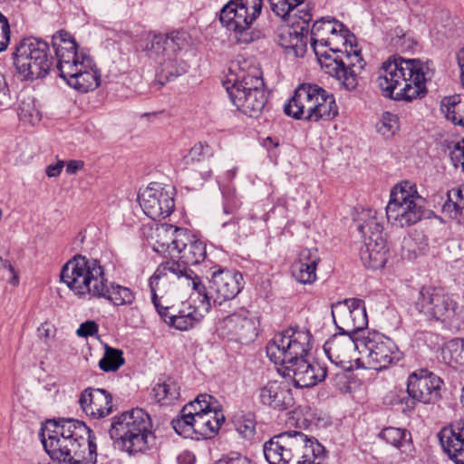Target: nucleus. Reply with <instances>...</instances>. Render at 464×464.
<instances>
[{"mask_svg": "<svg viewBox=\"0 0 464 464\" xmlns=\"http://www.w3.org/2000/svg\"><path fill=\"white\" fill-rule=\"evenodd\" d=\"M311 338L307 330L288 328L275 334L266 345L269 360L281 366L278 372L291 379L297 388L313 387L327 375L324 364L304 359L312 347Z\"/></svg>", "mask_w": 464, "mask_h": 464, "instance_id": "obj_1", "label": "nucleus"}, {"mask_svg": "<svg viewBox=\"0 0 464 464\" xmlns=\"http://www.w3.org/2000/svg\"><path fill=\"white\" fill-rule=\"evenodd\" d=\"M45 451L59 462L96 464L97 447L84 422L68 419L48 420L39 434Z\"/></svg>", "mask_w": 464, "mask_h": 464, "instance_id": "obj_2", "label": "nucleus"}, {"mask_svg": "<svg viewBox=\"0 0 464 464\" xmlns=\"http://www.w3.org/2000/svg\"><path fill=\"white\" fill-rule=\"evenodd\" d=\"M433 75L432 63L393 55L382 63L376 83L384 97L411 102L427 94L426 83Z\"/></svg>", "mask_w": 464, "mask_h": 464, "instance_id": "obj_3", "label": "nucleus"}, {"mask_svg": "<svg viewBox=\"0 0 464 464\" xmlns=\"http://www.w3.org/2000/svg\"><path fill=\"white\" fill-rule=\"evenodd\" d=\"M269 464H324L326 450L314 438L301 431L283 432L264 444Z\"/></svg>", "mask_w": 464, "mask_h": 464, "instance_id": "obj_4", "label": "nucleus"}, {"mask_svg": "<svg viewBox=\"0 0 464 464\" xmlns=\"http://www.w3.org/2000/svg\"><path fill=\"white\" fill-rule=\"evenodd\" d=\"M151 302L160 316L166 322L171 314L176 313L179 304H171L167 294L175 287L203 289L199 285V276L191 269L173 261H165L159 265L149 280Z\"/></svg>", "mask_w": 464, "mask_h": 464, "instance_id": "obj_5", "label": "nucleus"}, {"mask_svg": "<svg viewBox=\"0 0 464 464\" xmlns=\"http://www.w3.org/2000/svg\"><path fill=\"white\" fill-rule=\"evenodd\" d=\"M109 434L130 455L145 452L155 439L150 415L139 408L115 416Z\"/></svg>", "mask_w": 464, "mask_h": 464, "instance_id": "obj_6", "label": "nucleus"}, {"mask_svg": "<svg viewBox=\"0 0 464 464\" xmlns=\"http://www.w3.org/2000/svg\"><path fill=\"white\" fill-rule=\"evenodd\" d=\"M286 115L307 121H331L338 115L334 94L310 83L300 84L284 107Z\"/></svg>", "mask_w": 464, "mask_h": 464, "instance_id": "obj_7", "label": "nucleus"}, {"mask_svg": "<svg viewBox=\"0 0 464 464\" xmlns=\"http://www.w3.org/2000/svg\"><path fill=\"white\" fill-rule=\"evenodd\" d=\"M61 281L82 300H92L103 295L104 267L100 260L76 255L62 267Z\"/></svg>", "mask_w": 464, "mask_h": 464, "instance_id": "obj_8", "label": "nucleus"}, {"mask_svg": "<svg viewBox=\"0 0 464 464\" xmlns=\"http://www.w3.org/2000/svg\"><path fill=\"white\" fill-rule=\"evenodd\" d=\"M263 0H230L220 12V23L229 36L239 44H247L259 38L253 24L261 14Z\"/></svg>", "mask_w": 464, "mask_h": 464, "instance_id": "obj_9", "label": "nucleus"}, {"mask_svg": "<svg viewBox=\"0 0 464 464\" xmlns=\"http://www.w3.org/2000/svg\"><path fill=\"white\" fill-rule=\"evenodd\" d=\"M13 63L22 81L45 77L53 63L49 44L34 37H25L15 45Z\"/></svg>", "mask_w": 464, "mask_h": 464, "instance_id": "obj_10", "label": "nucleus"}, {"mask_svg": "<svg viewBox=\"0 0 464 464\" xmlns=\"http://www.w3.org/2000/svg\"><path fill=\"white\" fill-rule=\"evenodd\" d=\"M424 202L425 199L419 195L414 183L401 181L391 191L386 207L387 219L401 227L414 225L422 218Z\"/></svg>", "mask_w": 464, "mask_h": 464, "instance_id": "obj_11", "label": "nucleus"}, {"mask_svg": "<svg viewBox=\"0 0 464 464\" xmlns=\"http://www.w3.org/2000/svg\"><path fill=\"white\" fill-rule=\"evenodd\" d=\"M243 276L240 272L230 269L214 271L209 281V289L202 284L199 277V285L202 290L193 288L200 297V304L205 312H208L211 302L221 304L223 302L234 299L243 288Z\"/></svg>", "mask_w": 464, "mask_h": 464, "instance_id": "obj_12", "label": "nucleus"}, {"mask_svg": "<svg viewBox=\"0 0 464 464\" xmlns=\"http://www.w3.org/2000/svg\"><path fill=\"white\" fill-rule=\"evenodd\" d=\"M442 386V379L428 369H417L411 372L406 382L409 398L401 401V403L405 401L406 405L402 411H413L417 403L435 404L441 397Z\"/></svg>", "mask_w": 464, "mask_h": 464, "instance_id": "obj_13", "label": "nucleus"}, {"mask_svg": "<svg viewBox=\"0 0 464 464\" xmlns=\"http://www.w3.org/2000/svg\"><path fill=\"white\" fill-rule=\"evenodd\" d=\"M366 63L357 44L353 50H344L342 54L333 56L331 53L320 58V65L326 73L336 78L348 91L355 90L358 85V75L364 69Z\"/></svg>", "mask_w": 464, "mask_h": 464, "instance_id": "obj_14", "label": "nucleus"}, {"mask_svg": "<svg viewBox=\"0 0 464 464\" xmlns=\"http://www.w3.org/2000/svg\"><path fill=\"white\" fill-rule=\"evenodd\" d=\"M358 351L365 358L370 368L381 371L397 363L402 353L389 337L378 332H369L358 340Z\"/></svg>", "mask_w": 464, "mask_h": 464, "instance_id": "obj_15", "label": "nucleus"}, {"mask_svg": "<svg viewBox=\"0 0 464 464\" xmlns=\"http://www.w3.org/2000/svg\"><path fill=\"white\" fill-rule=\"evenodd\" d=\"M332 316L337 329L343 334H356L368 325L364 302L358 298L345 299L332 305Z\"/></svg>", "mask_w": 464, "mask_h": 464, "instance_id": "obj_16", "label": "nucleus"}, {"mask_svg": "<svg viewBox=\"0 0 464 464\" xmlns=\"http://www.w3.org/2000/svg\"><path fill=\"white\" fill-rule=\"evenodd\" d=\"M217 331L222 338L243 344L253 342L257 336V326L249 311H238L220 319L217 324Z\"/></svg>", "mask_w": 464, "mask_h": 464, "instance_id": "obj_17", "label": "nucleus"}, {"mask_svg": "<svg viewBox=\"0 0 464 464\" xmlns=\"http://www.w3.org/2000/svg\"><path fill=\"white\" fill-rule=\"evenodd\" d=\"M138 200L143 212L154 220L169 217L175 208L172 191L157 183L142 190Z\"/></svg>", "mask_w": 464, "mask_h": 464, "instance_id": "obj_18", "label": "nucleus"}, {"mask_svg": "<svg viewBox=\"0 0 464 464\" xmlns=\"http://www.w3.org/2000/svg\"><path fill=\"white\" fill-rule=\"evenodd\" d=\"M60 76L80 92L93 91L101 82V73L90 55H82V59L72 64L71 71L62 72Z\"/></svg>", "mask_w": 464, "mask_h": 464, "instance_id": "obj_19", "label": "nucleus"}, {"mask_svg": "<svg viewBox=\"0 0 464 464\" xmlns=\"http://www.w3.org/2000/svg\"><path fill=\"white\" fill-rule=\"evenodd\" d=\"M415 308L427 317L439 320L453 314L456 303L442 289L428 286L420 289Z\"/></svg>", "mask_w": 464, "mask_h": 464, "instance_id": "obj_20", "label": "nucleus"}, {"mask_svg": "<svg viewBox=\"0 0 464 464\" xmlns=\"http://www.w3.org/2000/svg\"><path fill=\"white\" fill-rule=\"evenodd\" d=\"M223 85L228 95L235 92H246L265 90V82L261 70L254 65L234 64Z\"/></svg>", "mask_w": 464, "mask_h": 464, "instance_id": "obj_21", "label": "nucleus"}, {"mask_svg": "<svg viewBox=\"0 0 464 464\" xmlns=\"http://www.w3.org/2000/svg\"><path fill=\"white\" fill-rule=\"evenodd\" d=\"M461 402L464 405V387ZM438 438L444 453L456 464H464V419L443 427Z\"/></svg>", "mask_w": 464, "mask_h": 464, "instance_id": "obj_22", "label": "nucleus"}, {"mask_svg": "<svg viewBox=\"0 0 464 464\" xmlns=\"http://www.w3.org/2000/svg\"><path fill=\"white\" fill-rule=\"evenodd\" d=\"M78 402L82 411L94 420L103 419L113 411L112 395L104 389H84Z\"/></svg>", "mask_w": 464, "mask_h": 464, "instance_id": "obj_23", "label": "nucleus"}, {"mask_svg": "<svg viewBox=\"0 0 464 464\" xmlns=\"http://www.w3.org/2000/svg\"><path fill=\"white\" fill-rule=\"evenodd\" d=\"M450 158L453 166L464 173V138L454 144ZM447 197L448 199L442 206V213L450 218H459L464 210V185L449 190Z\"/></svg>", "mask_w": 464, "mask_h": 464, "instance_id": "obj_24", "label": "nucleus"}, {"mask_svg": "<svg viewBox=\"0 0 464 464\" xmlns=\"http://www.w3.org/2000/svg\"><path fill=\"white\" fill-rule=\"evenodd\" d=\"M166 57L160 62V65L161 74L164 73L166 81H169L184 74L188 70V64L178 57L187 41L184 34L173 32L166 34Z\"/></svg>", "mask_w": 464, "mask_h": 464, "instance_id": "obj_25", "label": "nucleus"}, {"mask_svg": "<svg viewBox=\"0 0 464 464\" xmlns=\"http://www.w3.org/2000/svg\"><path fill=\"white\" fill-rule=\"evenodd\" d=\"M52 46L57 61L56 68L61 73L71 71L72 64L87 55L78 51V44L74 37L67 31L61 29L52 36Z\"/></svg>", "mask_w": 464, "mask_h": 464, "instance_id": "obj_26", "label": "nucleus"}, {"mask_svg": "<svg viewBox=\"0 0 464 464\" xmlns=\"http://www.w3.org/2000/svg\"><path fill=\"white\" fill-rule=\"evenodd\" d=\"M155 242L153 249L162 255L168 254L172 259L176 251L187 240L186 229L169 224L158 226L154 232Z\"/></svg>", "mask_w": 464, "mask_h": 464, "instance_id": "obj_27", "label": "nucleus"}, {"mask_svg": "<svg viewBox=\"0 0 464 464\" xmlns=\"http://www.w3.org/2000/svg\"><path fill=\"white\" fill-rule=\"evenodd\" d=\"M321 258L317 248H304L291 266L293 277L300 284L312 285L317 279L316 270Z\"/></svg>", "mask_w": 464, "mask_h": 464, "instance_id": "obj_28", "label": "nucleus"}, {"mask_svg": "<svg viewBox=\"0 0 464 464\" xmlns=\"http://www.w3.org/2000/svg\"><path fill=\"white\" fill-rule=\"evenodd\" d=\"M354 348L358 350V340L354 341L351 334L341 332L334 334L324 345L329 360L341 367L350 362L351 353Z\"/></svg>", "mask_w": 464, "mask_h": 464, "instance_id": "obj_29", "label": "nucleus"}, {"mask_svg": "<svg viewBox=\"0 0 464 464\" xmlns=\"http://www.w3.org/2000/svg\"><path fill=\"white\" fill-rule=\"evenodd\" d=\"M260 401L277 411L292 407L294 398L291 389L285 382L271 381L260 388Z\"/></svg>", "mask_w": 464, "mask_h": 464, "instance_id": "obj_30", "label": "nucleus"}, {"mask_svg": "<svg viewBox=\"0 0 464 464\" xmlns=\"http://www.w3.org/2000/svg\"><path fill=\"white\" fill-rule=\"evenodd\" d=\"M186 235L188 236L184 245L179 246L176 256L179 260L169 259L175 263L183 265L184 267L189 269L188 266H195L200 264L207 257V245L206 243L198 238L195 235H192L188 229H186Z\"/></svg>", "mask_w": 464, "mask_h": 464, "instance_id": "obj_31", "label": "nucleus"}, {"mask_svg": "<svg viewBox=\"0 0 464 464\" xmlns=\"http://www.w3.org/2000/svg\"><path fill=\"white\" fill-rule=\"evenodd\" d=\"M388 246L385 238L364 237V244L360 249V257L363 265L372 269L384 266L388 259Z\"/></svg>", "mask_w": 464, "mask_h": 464, "instance_id": "obj_32", "label": "nucleus"}, {"mask_svg": "<svg viewBox=\"0 0 464 464\" xmlns=\"http://www.w3.org/2000/svg\"><path fill=\"white\" fill-rule=\"evenodd\" d=\"M231 102L244 114L250 117H256L265 108L267 102L266 90H256V92H235L228 95Z\"/></svg>", "mask_w": 464, "mask_h": 464, "instance_id": "obj_33", "label": "nucleus"}, {"mask_svg": "<svg viewBox=\"0 0 464 464\" xmlns=\"http://www.w3.org/2000/svg\"><path fill=\"white\" fill-rule=\"evenodd\" d=\"M225 421V416L219 408L209 409L206 413L197 416L194 420L196 440L210 439L219 430Z\"/></svg>", "mask_w": 464, "mask_h": 464, "instance_id": "obj_34", "label": "nucleus"}, {"mask_svg": "<svg viewBox=\"0 0 464 464\" xmlns=\"http://www.w3.org/2000/svg\"><path fill=\"white\" fill-rule=\"evenodd\" d=\"M203 318L197 307L188 303H181L176 309V313L165 322L169 326L179 331H188L199 324Z\"/></svg>", "mask_w": 464, "mask_h": 464, "instance_id": "obj_35", "label": "nucleus"}, {"mask_svg": "<svg viewBox=\"0 0 464 464\" xmlns=\"http://www.w3.org/2000/svg\"><path fill=\"white\" fill-rule=\"evenodd\" d=\"M343 24L335 20L321 19L314 23L311 29V46L320 63V58H324L330 53L326 51H320L319 46L325 47V42L336 28L342 27Z\"/></svg>", "mask_w": 464, "mask_h": 464, "instance_id": "obj_36", "label": "nucleus"}, {"mask_svg": "<svg viewBox=\"0 0 464 464\" xmlns=\"http://www.w3.org/2000/svg\"><path fill=\"white\" fill-rule=\"evenodd\" d=\"M278 44L296 57H303L307 48V35L303 33V27L300 31L293 27H285L278 34Z\"/></svg>", "mask_w": 464, "mask_h": 464, "instance_id": "obj_37", "label": "nucleus"}, {"mask_svg": "<svg viewBox=\"0 0 464 464\" xmlns=\"http://www.w3.org/2000/svg\"><path fill=\"white\" fill-rule=\"evenodd\" d=\"M103 294L95 298H104L117 306L130 305L135 301V294L130 288L116 283L108 285L107 278L103 282Z\"/></svg>", "mask_w": 464, "mask_h": 464, "instance_id": "obj_38", "label": "nucleus"}, {"mask_svg": "<svg viewBox=\"0 0 464 464\" xmlns=\"http://www.w3.org/2000/svg\"><path fill=\"white\" fill-rule=\"evenodd\" d=\"M223 195V212L225 215L231 216L228 220L222 221V227H232L234 231L238 229L239 218L237 216L241 206V201L236 195L235 188L227 186L222 188Z\"/></svg>", "mask_w": 464, "mask_h": 464, "instance_id": "obj_39", "label": "nucleus"}, {"mask_svg": "<svg viewBox=\"0 0 464 464\" xmlns=\"http://www.w3.org/2000/svg\"><path fill=\"white\" fill-rule=\"evenodd\" d=\"M441 112L454 124L464 126V96L455 94L444 97L440 103Z\"/></svg>", "mask_w": 464, "mask_h": 464, "instance_id": "obj_40", "label": "nucleus"}, {"mask_svg": "<svg viewBox=\"0 0 464 464\" xmlns=\"http://www.w3.org/2000/svg\"><path fill=\"white\" fill-rule=\"evenodd\" d=\"M353 34H350V31L343 24L342 27L336 28V31L333 32L329 38H327L325 47H328L332 55L335 56L342 54L344 50L350 48L353 50V46L354 45L353 43Z\"/></svg>", "mask_w": 464, "mask_h": 464, "instance_id": "obj_41", "label": "nucleus"}, {"mask_svg": "<svg viewBox=\"0 0 464 464\" xmlns=\"http://www.w3.org/2000/svg\"><path fill=\"white\" fill-rule=\"evenodd\" d=\"M362 215V223L359 225L358 229L363 237L372 238V237H378L385 238L382 217H379L377 211L373 209H368Z\"/></svg>", "mask_w": 464, "mask_h": 464, "instance_id": "obj_42", "label": "nucleus"}, {"mask_svg": "<svg viewBox=\"0 0 464 464\" xmlns=\"http://www.w3.org/2000/svg\"><path fill=\"white\" fill-rule=\"evenodd\" d=\"M220 404L218 400L212 395L203 393L197 396L193 401L183 406L182 412L187 415V418L195 420L197 416L206 413L207 411L213 408H219Z\"/></svg>", "mask_w": 464, "mask_h": 464, "instance_id": "obj_43", "label": "nucleus"}, {"mask_svg": "<svg viewBox=\"0 0 464 464\" xmlns=\"http://www.w3.org/2000/svg\"><path fill=\"white\" fill-rule=\"evenodd\" d=\"M443 360L452 368L464 372V339L450 341L442 351Z\"/></svg>", "mask_w": 464, "mask_h": 464, "instance_id": "obj_44", "label": "nucleus"}, {"mask_svg": "<svg viewBox=\"0 0 464 464\" xmlns=\"http://www.w3.org/2000/svg\"><path fill=\"white\" fill-rule=\"evenodd\" d=\"M379 437L402 452L406 450V448L410 447L411 441V435L406 429L395 427L382 429Z\"/></svg>", "mask_w": 464, "mask_h": 464, "instance_id": "obj_45", "label": "nucleus"}, {"mask_svg": "<svg viewBox=\"0 0 464 464\" xmlns=\"http://www.w3.org/2000/svg\"><path fill=\"white\" fill-rule=\"evenodd\" d=\"M154 397L161 405L173 403L179 397V387L178 383L168 378L163 382L158 383L153 388Z\"/></svg>", "mask_w": 464, "mask_h": 464, "instance_id": "obj_46", "label": "nucleus"}, {"mask_svg": "<svg viewBox=\"0 0 464 464\" xmlns=\"http://www.w3.org/2000/svg\"><path fill=\"white\" fill-rule=\"evenodd\" d=\"M232 423L237 433L246 440H250L256 433V417L252 412H237L232 419Z\"/></svg>", "mask_w": 464, "mask_h": 464, "instance_id": "obj_47", "label": "nucleus"}, {"mask_svg": "<svg viewBox=\"0 0 464 464\" xmlns=\"http://www.w3.org/2000/svg\"><path fill=\"white\" fill-rule=\"evenodd\" d=\"M125 363L123 352L120 349L112 348L108 344L104 346V354L99 361V367L103 372H116Z\"/></svg>", "mask_w": 464, "mask_h": 464, "instance_id": "obj_48", "label": "nucleus"}, {"mask_svg": "<svg viewBox=\"0 0 464 464\" xmlns=\"http://www.w3.org/2000/svg\"><path fill=\"white\" fill-rule=\"evenodd\" d=\"M428 247V239L421 231H413L403 238L402 249L408 252L409 258L416 257Z\"/></svg>", "mask_w": 464, "mask_h": 464, "instance_id": "obj_49", "label": "nucleus"}, {"mask_svg": "<svg viewBox=\"0 0 464 464\" xmlns=\"http://www.w3.org/2000/svg\"><path fill=\"white\" fill-rule=\"evenodd\" d=\"M377 131L382 136L390 138L400 129L399 118L396 114L386 111L382 113V118L376 124Z\"/></svg>", "mask_w": 464, "mask_h": 464, "instance_id": "obj_50", "label": "nucleus"}, {"mask_svg": "<svg viewBox=\"0 0 464 464\" xmlns=\"http://www.w3.org/2000/svg\"><path fill=\"white\" fill-rule=\"evenodd\" d=\"M171 425L179 435L184 438L196 440V431H194V420L187 418V415L182 412V410L180 411L179 416L172 420Z\"/></svg>", "mask_w": 464, "mask_h": 464, "instance_id": "obj_51", "label": "nucleus"}, {"mask_svg": "<svg viewBox=\"0 0 464 464\" xmlns=\"http://www.w3.org/2000/svg\"><path fill=\"white\" fill-rule=\"evenodd\" d=\"M166 34H154L147 46L148 55L160 63L166 57Z\"/></svg>", "mask_w": 464, "mask_h": 464, "instance_id": "obj_52", "label": "nucleus"}, {"mask_svg": "<svg viewBox=\"0 0 464 464\" xmlns=\"http://www.w3.org/2000/svg\"><path fill=\"white\" fill-rule=\"evenodd\" d=\"M304 0H268L271 10L279 17L285 18Z\"/></svg>", "mask_w": 464, "mask_h": 464, "instance_id": "obj_53", "label": "nucleus"}, {"mask_svg": "<svg viewBox=\"0 0 464 464\" xmlns=\"http://www.w3.org/2000/svg\"><path fill=\"white\" fill-rule=\"evenodd\" d=\"M18 115L21 120L33 121L34 118H37L38 111L35 109L34 100L31 98L21 99L18 103Z\"/></svg>", "mask_w": 464, "mask_h": 464, "instance_id": "obj_54", "label": "nucleus"}, {"mask_svg": "<svg viewBox=\"0 0 464 464\" xmlns=\"http://www.w3.org/2000/svg\"><path fill=\"white\" fill-rule=\"evenodd\" d=\"M10 42V25L7 18L0 13V52L5 50Z\"/></svg>", "mask_w": 464, "mask_h": 464, "instance_id": "obj_55", "label": "nucleus"}, {"mask_svg": "<svg viewBox=\"0 0 464 464\" xmlns=\"http://www.w3.org/2000/svg\"><path fill=\"white\" fill-rule=\"evenodd\" d=\"M99 326L94 321H86L81 324L76 334L81 337L93 336L98 334Z\"/></svg>", "mask_w": 464, "mask_h": 464, "instance_id": "obj_56", "label": "nucleus"}, {"mask_svg": "<svg viewBox=\"0 0 464 464\" xmlns=\"http://www.w3.org/2000/svg\"><path fill=\"white\" fill-rule=\"evenodd\" d=\"M208 151V145L198 142L190 149L188 158L192 161H200Z\"/></svg>", "mask_w": 464, "mask_h": 464, "instance_id": "obj_57", "label": "nucleus"}, {"mask_svg": "<svg viewBox=\"0 0 464 464\" xmlns=\"http://www.w3.org/2000/svg\"><path fill=\"white\" fill-rule=\"evenodd\" d=\"M55 332L54 325L48 322L43 323L37 329L39 338L46 343L54 337Z\"/></svg>", "mask_w": 464, "mask_h": 464, "instance_id": "obj_58", "label": "nucleus"}, {"mask_svg": "<svg viewBox=\"0 0 464 464\" xmlns=\"http://www.w3.org/2000/svg\"><path fill=\"white\" fill-rule=\"evenodd\" d=\"M10 94L4 76L0 73V108L7 106L10 102Z\"/></svg>", "mask_w": 464, "mask_h": 464, "instance_id": "obj_59", "label": "nucleus"}, {"mask_svg": "<svg viewBox=\"0 0 464 464\" xmlns=\"http://www.w3.org/2000/svg\"><path fill=\"white\" fill-rule=\"evenodd\" d=\"M63 167L64 162L63 160H58L55 164L47 166L45 173L49 178L58 177L61 174Z\"/></svg>", "mask_w": 464, "mask_h": 464, "instance_id": "obj_60", "label": "nucleus"}, {"mask_svg": "<svg viewBox=\"0 0 464 464\" xmlns=\"http://www.w3.org/2000/svg\"><path fill=\"white\" fill-rule=\"evenodd\" d=\"M218 464H251V461L246 457L237 454L236 457L220 459Z\"/></svg>", "mask_w": 464, "mask_h": 464, "instance_id": "obj_61", "label": "nucleus"}, {"mask_svg": "<svg viewBox=\"0 0 464 464\" xmlns=\"http://www.w3.org/2000/svg\"><path fill=\"white\" fill-rule=\"evenodd\" d=\"M0 262H1L2 267L5 269H7L12 275V279H11L10 283L13 284L14 285H16L19 281L18 276L16 275L12 264L8 260L4 259L2 257H0Z\"/></svg>", "mask_w": 464, "mask_h": 464, "instance_id": "obj_62", "label": "nucleus"}, {"mask_svg": "<svg viewBox=\"0 0 464 464\" xmlns=\"http://www.w3.org/2000/svg\"><path fill=\"white\" fill-rule=\"evenodd\" d=\"M177 461L179 464H194L196 458L192 452L185 450L178 456Z\"/></svg>", "mask_w": 464, "mask_h": 464, "instance_id": "obj_63", "label": "nucleus"}, {"mask_svg": "<svg viewBox=\"0 0 464 464\" xmlns=\"http://www.w3.org/2000/svg\"><path fill=\"white\" fill-rule=\"evenodd\" d=\"M83 162L82 160H69L66 163V173L69 175L75 174L78 170L82 169Z\"/></svg>", "mask_w": 464, "mask_h": 464, "instance_id": "obj_64", "label": "nucleus"}]
</instances>
